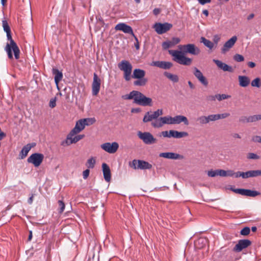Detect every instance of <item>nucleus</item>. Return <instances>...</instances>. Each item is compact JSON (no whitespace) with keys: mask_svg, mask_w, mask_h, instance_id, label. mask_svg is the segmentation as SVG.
<instances>
[{"mask_svg":"<svg viewBox=\"0 0 261 261\" xmlns=\"http://www.w3.org/2000/svg\"><path fill=\"white\" fill-rule=\"evenodd\" d=\"M173 46L170 41L164 42L162 44V47L164 49H167Z\"/></svg>","mask_w":261,"mask_h":261,"instance_id":"nucleus-48","label":"nucleus"},{"mask_svg":"<svg viewBox=\"0 0 261 261\" xmlns=\"http://www.w3.org/2000/svg\"><path fill=\"white\" fill-rule=\"evenodd\" d=\"M233 59L237 62H242L244 58L242 55L237 54L233 56Z\"/></svg>","mask_w":261,"mask_h":261,"instance_id":"nucleus-47","label":"nucleus"},{"mask_svg":"<svg viewBox=\"0 0 261 261\" xmlns=\"http://www.w3.org/2000/svg\"><path fill=\"white\" fill-rule=\"evenodd\" d=\"M150 65L163 69H169L173 66V64L170 62L161 61H153Z\"/></svg>","mask_w":261,"mask_h":261,"instance_id":"nucleus-14","label":"nucleus"},{"mask_svg":"<svg viewBox=\"0 0 261 261\" xmlns=\"http://www.w3.org/2000/svg\"><path fill=\"white\" fill-rule=\"evenodd\" d=\"M239 85L241 87H246L248 86L250 83L249 78L245 75H239L238 76Z\"/></svg>","mask_w":261,"mask_h":261,"instance_id":"nucleus-25","label":"nucleus"},{"mask_svg":"<svg viewBox=\"0 0 261 261\" xmlns=\"http://www.w3.org/2000/svg\"><path fill=\"white\" fill-rule=\"evenodd\" d=\"M7 39L10 41V43H7L5 47V50L7 53L8 58L13 59V56L12 52L14 53V58L16 60L20 58V49L16 43L12 39L11 32L6 33Z\"/></svg>","mask_w":261,"mask_h":261,"instance_id":"nucleus-2","label":"nucleus"},{"mask_svg":"<svg viewBox=\"0 0 261 261\" xmlns=\"http://www.w3.org/2000/svg\"><path fill=\"white\" fill-rule=\"evenodd\" d=\"M123 99H130V93L122 96Z\"/></svg>","mask_w":261,"mask_h":261,"instance_id":"nucleus-63","label":"nucleus"},{"mask_svg":"<svg viewBox=\"0 0 261 261\" xmlns=\"http://www.w3.org/2000/svg\"><path fill=\"white\" fill-rule=\"evenodd\" d=\"M102 169L105 180L107 182L110 181L111 179V173L109 166L105 163L102 164Z\"/></svg>","mask_w":261,"mask_h":261,"instance_id":"nucleus-17","label":"nucleus"},{"mask_svg":"<svg viewBox=\"0 0 261 261\" xmlns=\"http://www.w3.org/2000/svg\"><path fill=\"white\" fill-rule=\"evenodd\" d=\"M36 145L35 143H32V144H28L24 146L22 148L19 155L20 156L21 159H24L28 154L29 151L31 150V149L34 147Z\"/></svg>","mask_w":261,"mask_h":261,"instance_id":"nucleus-20","label":"nucleus"},{"mask_svg":"<svg viewBox=\"0 0 261 261\" xmlns=\"http://www.w3.org/2000/svg\"><path fill=\"white\" fill-rule=\"evenodd\" d=\"M100 79L98 77L97 74L94 73L92 84V93L93 96H96L98 94L100 88Z\"/></svg>","mask_w":261,"mask_h":261,"instance_id":"nucleus-12","label":"nucleus"},{"mask_svg":"<svg viewBox=\"0 0 261 261\" xmlns=\"http://www.w3.org/2000/svg\"><path fill=\"white\" fill-rule=\"evenodd\" d=\"M181 122H184V123L186 125H189V121L186 116L177 115L173 117V124H179Z\"/></svg>","mask_w":261,"mask_h":261,"instance_id":"nucleus-22","label":"nucleus"},{"mask_svg":"<svg viewBox=\"0 0 261 261\" xmlns=\"http://www.w3.org/2000/svg\"><path fill=\"white\" fill-rule=\"evenodd\" d=\"M44 158V155L42 153H34L28 158L27 162L33 164L35 167H38L42 163Z\"/></svg>","mask_w":261,"mask_h":261,"instance_id":"nucleus-5","label":"nucleus"},{"mask_svg":"<svg viewBox=\"0 0 261 261\" xmlns=\"http://www.w3.org/2000/svg\"><path fill=\"white\" fill-rule=\"evenodd\" d=\"M162 135L164 137L171 138L170 130L169 132L163 131L162 132Z\"/></svg>","mask_w":261,"mask_h":261,"instance_id":"nucleus-56","label":"nucleus"},{"mask_svg":"<svg viewBox=\"0 0 261 261\" xmlns=\"http://www.w3.org/2000/svg\"><path fill=\"white\" fill-rule=\"evenodd\" d=\"M89 174H90L89 169H87L84 170L83 172V178L85 179H86L88 177Z\"/></svg>","mask_w":261,"mask_h":261,"instance_id":"nucleus-53","label":"nucleus"},{"mask_svg":"<svg viewBox=\"0 0 261 261\" xmlns=\"http://www.w3.org/2000/svg\"><path fill=\"white\" fill-rule=\"evenodd\" d=\"M119 69L124 72V77L126 81L130 80V64L128 61L122 60L118 64Z\"/></svg>","mask_w":261,"mask_h":261,"instance_id":"nucleus-4","label":"nucleus"},{"mask_svg":"<svg viewBox=\"0 0 261 261\" xmlns=\"http://www.w3.org/2000/svg\"><path fill=\"white\" fill-rule=\"evenodd\" d=\"M165 124H173V117L171 116L161 117L155 121H152L151 122V125L154 128L161 127Z\"/></svg>","mask_w":261,"mask_h":261,"instance_id":"nucleus-6","label":"nucleus"},{"mask_svg":"<svg viewBox=\"0 0 261 261\" xmlns=\"http://www.w3.org/2000/svg\"><path fill=\"white\" fill-rule=\"evenodd\" d=\"M260 79L259 77H256L251 82V86L252 87H256L259 88L260 87Z\"/></svg>","mask_w":261,"mask_h":261,"instance_id":"nucleus-41","label":"nucleus"},{"mask_svg":"<svg viewBox=\"0 0 261 261\" xmlns=\"http://www.w3.org/2000/svg\"><path fill=\"white\" fill-rule=\"evenodd\" d=\"M56 101H57V98L54 97L51 98L49 102V106L51 108H54L56 106Z\"/></svg>","mask_w":261,"mask_h":261,"instance_id":"nucleus-49","label":"nucleus"},{"mask_svg":"<svg viewBox=\"0 0 261 261\" xmlns=\"http://www.w3.org/2000/svg\"><path fill=\"white\" fill-rule=\"evenodd\" d=\"M230 115L229 113H225L223 114H213L214 120L216 121L220 119H224Z\"/></svg>","mask_w":261,"mask_h":261,"instance_id":"nucleus-37","label":"nucleus"},{"mask_svg":"<svg viewBox=\"0 0 261 261\" xmlns=\"http://www.w3.org/2000/svg\"><path fill=\"white\" fill-rule=\"evenodd\" d=\"M143 94L140 92L137 91H132V99H133L134 102L138 104L139 102L140 99L143 96Z\"/></svg>","mask_w":261,"mask_h":261,"instance_id":"nucleus-30","label":"nucleus"},{"mask_svg":"<svg viewBox=\"0 0 261 261\" xmlns=\"http://www.w3.org/2000/svg\"><path fill=\"white\" fill-rule=\"evenodd\" d=\"M136 79L137 80L134 81L133 82V84L134 86H144L147 82V79L145 77Z\"/></svg>","mask_w":261,"mask_h":261,"instance_id":"nucleus-33","label":"nucleus"},{"mask_svg":"<svg viewBox=\"0 0 261 261\" xmlns=\"http://www.w3.org/2000/svg\"><path fill=\"white\" fill-rule=\"evenodd\" d=\"M100 147L103 150L109 153H114L118 150L119 144L116 142L112 143L107 142L101 144Z\"/></svg>","mask_w":261,"mask_h":261,"instance_id":"nucleus-11","label":"nucleus"},{"mask_svg":"<svg viewBox=\"0 0 261 261\" xmlns=\"http://www.w3.org/2000/svg\"><path fill=\"white\" fill-rule=\"evenodd\" d=\"M94 120L92 118L82 119L78 120L74 127L70 131L72 133L76 135L83 130L86 125H89L94 122Z\"/></svg>","mask_w":261,"mask_h":261,"instance_id":"nucleus-3","label":"nucleus"},{"mask_svg":"<svg viewBox=\"0 0 261 261\" xmlns=\"http://www.w3.org/2000/svg\"><path fill=\"white\" fill-rule=\"evenodd\" d=\"M197 121L199 122V124L203 125L205 124L209 123L210 121H213L214 118L213 114L207 116H201L197 118Z\"/></svg>","mask_w":261,"mask_h":261,"instance_id":"nucleus-21","label":"nucleus"},{"mask_svg":"<svg viewBox=\"0 0 261 261\" xmlns=\"http://www.w3.org/2000/svg\"><path fill=\"white\" fill-rule=\"evenodd\" d=\"M237 40V37L236 36H234L231 37L230 39L227 41L224 44L222 48L221 51L224 54L226 51H228L235 44Z\"/></svg>","mask_w":261,"mask_h":261,"instance_id":"nucleus-16","label":"nucleus"},{"mask_svg":"<svg viewBox=\"0 0 261 261\" xmlns=\"http://www.w3.org/2000/svg\"><path fill=\"white\" fill-rule=\"evenodd\" d=\"M160 12L161 10L159 8H155L153 11V14L155 15H158L160 13Z\"/></svg>","mask_w":261,"mask_h":261,"instance_id":"nucleus-64","label":"nucleus"},{"mask_svg":"<svg viewBox=\"0 0 261 261\" xmlns=\"http://www.w3.org/2000/svg\"><path fill=\"white\" fill-rule=\"evenodd\" d=\"M231 96L229 95H227L225 94H217L215 96H212V99L214 100L215 97L217 98V99L219 101L222 100L223 99H226L230 98Z\"/></svg>","mask_w":261,"mask_h":261,"instance_id":"nucleus-39","label":"nucleus"},{"mask_svg":"<svg viewBox=\"0 0 261 261\" xmlns=\"http://www.w3.org/2000/svg\"><path fill=\"white\" fill-rule=\"evenodd\" d=\"M164 75L174 83H177L179 81L178 76L176 74H173L171 73L165 71L164 73Z\"/></svg>","mask_w":261,"mask_h":261,"instance_id":"nucleus-32","label":"nucleus"},{"mask_svg":"<svg viewBox=\"0 0 261 261\" xmlns=\"http://www.w3.org/2000/svg\"><path fill=\"white\" fill-rule=\"evenodd\" d=\"M234 175V171L232 170H228L226 171V176L233 177Z\"/></svg>","mask_w":261,"mask_h":261,"instance_id":"nucleus-57","label":"nucleus"},{"mask_svg":"<svg viewBox=\"0 0 261 261\" xmlns=\"http://www.w3.org/2000/svg\"><path fill=\"white\" fill-rule=\"evenodd\" d=\"M132 167L136 169H150L152 165L147 162L143 160H134L132 162Z\"/></svg>","mask_w":261,"mask_h":261,"instance_id":"nucleus-10","label":"nucleus"},{"mask_svg":"<svg viewBox=\"0 0 261 261\" xmlns=\"http://www.w3.org/2000/svg\"><path fill=\"white\" fill-rule=\"evenodd\" d=\"M58 204H59V206L58 212L60 214H61L64 211L65 204L62 200H59Z\"/></svg>","mask_w":261,"mask_h":261,"instance_id":"nucleus-45","label":"nucleus"},{"mask_svg":"<svg viewBox=\"0 0 261 261\" xmlns=\"http://www.w3.org/2000/svg\"><path fill=\"white\" fill-rule=\"evenodd\" d=\"M179 50H169V53L173 57V60L176 63L185 66H190L192 62V59L185 56L189 54L192 55H198L200 50L194 44L179 45L178 46Z\"/></svg>","mask_w":261,"mask_h":261,"instance_id":"nucleus-1","label":"nucleus"},{"mask_svg":"<svg viewBox=\"0 0 261 261\" xmlns=\"http://www.w3.org/2000/svg\"><path fill=\"white\" fill-rule=\"evenodd\" d=\"M250 232V229L249 227H245L240 231V234L242 236H247Z\"/></svg>","mask_w":261,"mask_h":261,"instance_id":"nucleus-44","label":"nucleus"},{"mask_svg":"<svg viewBox=\"0 0 261 261\" xmlns=\"http://www.w3.org/2000/svg\"><path fill=\"white\" fill-rule=\"evenodd\" d=\"M252 141L254 142L261 143V137L260 136H255L253 137Z\"/></svg>","mask_w":261,"mask_h":261,"instance_id":"nucleus-58","label":"nucleus"},{"mask_svg":"<svg viewBox=\"0 0 261 261\" xmlns=\"http://www.w3.org/2000/svg\"><path fill=\"white\" fill-rule=\"evenodd\" d=\"M206 242L205 239L200 238L195 242V245L198 248H201L205 245Z\"/></svg>","mask_w":261,"mask_h":261,"instance_id":"nucleus-36","label":"nucleus"},{"mask_svg":"<svg viewBox=\"0 0 261 261\" xmlns=\"http://www.w3.org/2000/svg\"><path fill=\"white\" fill-rule=\"evenodd\" d=\"M218 175L222 177H226V171L222 170V169H218Z\"/></svg>","mask_w":261,"mask_h":261,"instance_id":"nucleus-52","label":"nucleus"},{"mask_svg":"<svg viewBox=\"0 0 261 261\" xmlns=\"http://www.w3.org/2000/svg\"><path fill=\"white\" fill-rule=\"evenodd\" d=\"M170 41L171 42L172 45L174 46L180 42V39L177 37H174Z\"/></svg>","mask_w":261,"mask_h":261,"instance_id":"nucleus-55","label":"nucleus"},{"mask_svg":"<svg viewBox=\"0 0 261 261\" xmlns=\"http://www.w3.org/2000/svg\"><path fill=\"white\" fill-rule=\"evenodd\" d=\"M132 37H134L135 42H134V46L136 50H139L140 48V44L138 38L136 37L133 33V30L132 29Z\"/></svg>","mask_w":261,"mask_h":261,"instance_id":"nucleus-46","label":"nucleus"},{"mask_svg":"<svg viewBox=\"0 0 261 261\" xmlns=\"http://www.w3.org/2000/svg\"><path fill=\"white\" fill-rule=\"evenodd\" d=\"M159 156L172 160H182L184 158V156L182 155L170 152L160 153Z\"/></svg>","mask_w":261,"mask_h":261,"instance_id":"nucleus-15","label":"nucleus"},{"mask_svg":"<svg viewBox=\"0 0 261 261\" xmlns=\"http://www.w3.org/2000/svg\"><path fill=\"white\" fill-rule=\"evenodd\" d=\"M248 122H255V116L254 115L253 116H250L249 117H248Z\"/></svg>","mask_w":261,"mask_h":261,"instance_id":"nucleus-61","label":"nucleus"},{"mask_svg":"<svg viewBox=\"0 0 261 261\" xmlns=\"http://www.w3.org/2000/svg\"><path fill=\"white\" fill-rule=\"evenodd\" d=\"M239 194L254 197L260 195V193L256 191H253L249 189H240Z\"/></svg>","mask_w":261,"mask_h":261,"instance_id":"nucleus-19","label":"nucleus"},{"mask_svg":"<svg viewBox=\"0 0 261 261\" xmlns=\"http://www.w3.org/2000/svg\"><path fill=\"white\" fill-rule=\"evenodd\" d=\"M74 135H75L72 133L71 132H70V133L67 135L66 139L61 142V145L65 147L73 144L71 143V139L72 137H73Z\"/></svg>","mask_w":261,"mask_h":261,"instance_id":"nucleus-29","label":"nucleus"},{"mask_svg":"<svg viewBox=\"0 0 261 261\" xmlns=\"http://www.w3.org/2000/svg\"><path fill=\"white\" fill-rule=\"evenodd\" d=\"M172 27V24L169 23L165 22L161 23L160 22L155 23L153 28L158 34H163L170 30Z\"/></svg>","mask_w":261,"mask_h":261,"instance_id":"nucleus-8","label":"nucleus"},{"mask_svg":"<svg viewBox=\"0 0 261 261\" xmlns=\"http://www.w3.org/2000/svg\"><path fill=\"white\" fill-rule=\"evenodd\" d=\"M207 175L210 177H215L218 175V169L215 170H211L208 171Z\"/></svg>","mask_w":261,"mask_h":261,"instance_id":"nucleus-50","label":"nucleus"},{"mask_svg":"<svg viewBox=\"0 0 261 261\" xmlns=\"http://www.w3.org/2000/svg\"><path fill=\"white\" fill-rule=\"evenodd\" d=\"M2 22H3V29H4V30L5 31V32H6V33L10 32L11 29H10V28L7 20H3Z\"/></svg>","mask_w":261,"mask_h":261,"instance_id":"nucleus-43","label":"nucleus"},{"mask_svg":"<svg viewBox=\"0 0 261 261\" xmlns=\"http://www.w3.org/2000/svg\"><path fill=\"white\" fill-rule=\"evenodd\" d=\"M52 73L55 76V82L58 85L63 78V73L61 71L55 68H53Z\"/></svg>","mask_w":261,"mask_h":261,"instance_id":"nucleus-23","label":"nucleus"},{"mask_svg":"<svg viewBox=\"0 0 261 261\" xmlns=\"http://www.w3.org/2000/svg\"><path fill=\"white\" fill-rule=\"evenodd\" d=\"M246 178L261 176V170H249L246 172Z\"/></svg>","mask_w":261,"mask_h":261,"instance_id":"nucleus-31","label":"nucleus"},{"mask_svg":"<svg viewBox=\"0 0 261 261\" xmlns=\"http://www.w3.org/2000/svg\"><path fill=\"white\" fill-rule=\"evenodd\" d=\"M163 114V113L162 109H158L156 111L152 112V115L154 118V120L153 121H155L156 120H158L159 118V117L162 115Z\"/></svg>","mask_w":261,"mask_h":261,"instance_id":"nucleus-40","label":"nucleus"},{"mask_svg":"<svg viewBox=\"0 0 261 261\" xmlns=\"http://www.w3.org/2000/svg\"><path fill=\"white\" fill-rule=\"evenodd\" d=\"M199 3L201 5H204L206 3L211 2V0H198Z\"/></svg>","mask_w":261,"mask_h":261,"instance_id":"nucleus-62","label":"nucleus"},{"mask_svg":"<svg viewBox=\"0 0 261 261\" xmlns=\"http://www.w3.org/2000/svg\"><path fill=\"white\" fill-rule=\"evenodd\" d=\"M72 141L71 143H76L78 141H80V139H79L77 136H74L73 137H72Z\"/></svg>","mask_w":261,"mask_h":261,"instance_id":"nucleus-60","label":"nucleus"},{"mask_svg":"<svg viewBox=\"0 0 261 261\" xmlns=\"http://www.w3.org/2000/svg\"><path fill=\"white\" fill-rule=\"evenodd\" d=\"M193 74L198 79V80L204 86L208 85V81L206 78L203 75L201 71L197 67L193 68Z\"/></svg>","mask_w":261,"mask_h":261,"instance_id":"nucleus-13","label":"nucleus"},{"mask_svg":"<svg viewBox=\"0 0 261 261\" xmlns=\"http://www.w3.org/2000/svg\"><path fill=\"white\" fill-rule=\"evenodd\" d=\"M96 161L94 158L91 157V158L89 159L86 163V166L88 168H93L94 167Z\"/></svg>","mask_w":261,"mask_h":261,"instance_id":"nucleus-38","label":"nucleus"},{"mask_svg":"<svg viewBox=\"0 0 261 261\" xmlns=\"http://www.w3.org/2000/svg\"><path fill=\"white\" fill-rule=\"evenodd\" d=\"M171 137L174 138H181L188 136V133L186 132H178L174 130H170Z\"/></svg>","mask_w":261,"mask_h":261,"instance_id":"nucleus-26","label":"nucleus"},{"mask_svg":"<svg viewBox=\"0 0 261 261\" xmlns=\"http://www.w3.org/2000/svg\"><path fill=\"white\" fill-rule=\"evenodd\" d=\"M213 61L219 68L222 69L223 71H228L230 72H233V69L231 66H229L218 60H214Z\"/></svg>","mask_w":261,"mask_h":261,"instance_id":"nucleus-18","label":"nucleus"},{"mask_svg":"<svg viewBox=\"0 0 261 261\" xmlns=\"http://www.w3.org/2000/svg\"><path fill=\"white\" fill-rule=\"evenodd\" d=\"M220 40V37L218 35H215L213 37V41L214 44H216V46H217L218 43L219 42Z\"/></svg>","mask_w":261,"mask_h":261,"instance_id":"nucleus-54","label":"nucleus"},{"mask_svg":"<svg viewBox=\"0 0 261 261\" xmlns=\"http://www.w3.org/2000/svg\"><path fill=\"white\" fill-rule=\"evenodd\" d=\"M247 158L249 159H258L259 156L254 153H249L247 155Z\"/></svg>","mask_w":261,"mask_h":261,"instance_id":"nucleus-51","label":"nucleus"},{"mask_svg":"<svg viewBox=\"0 0 261 261\" xmlns=\"http://www.w3.org/2000/svg\"><path fill=\"white\" fill-rule=\"evenodd\" d=\"M139 138L146 144H152L156 143V139L149 132L142 133L139 131L138 133Z\"/></svg>","mask_w":261,"mask_h":261,"instance_id":"nucleus-7","label":"nucleus"},{"mask_svg":"<svg viewBox=\"0 0 261 261\" xmlns=\"http://www.w3.org/2000/svg\"><path fill=\"white\" fill-rule=\"evenodd\" d=\"M239 121L242 123H248V117L246 116H242L240 118Z\"/></svg>","mask_w":261,"mask_h":261,"instance_id":"nucleus-59","label":"nucleus"},{"mask_svg":"<svg viewBox=\"0 0 261 261\" xmlns=\"http://www.w3.org/2000/svg\"><path fill=\"white\" fill-rule=\"evenodd\" d=\"M152 120H154V118L152 115V112H147L145 113L143 119V121L144 123L148 122L151 121Z\"/></svg>","mask_w":261,"mask_h":261,"instance_id":"nucleus-35","label":"nucleus"},{"mask_svg":"<svg viewBox=\"0 0 261 261\" xmlns=\"http://www.w3.org/2000/svg\"><path fill=\"white\" fill-rule=\"evenodd\" d=\"M240 177H241L242 178H243L244 179H246V172H241V171H238L236 172H234V175L233 176V177L238 178Z\"/></svg>","mask_w":261,"mask_h":261,"instance_id":"nucleus-42","label":"nucleus"},{"mask_svg":"<svg viewBox=\"0 0 261 261\" xmlns=\"http://www.w3.org/2000/svg\"><path fill=\"white\" fill-rule=\"evenodd\" d=\"M252 244L251 241L248 239H243L238 241V243L233 248V251L236 252H240L243 249L247 248Z\"/></svg>","mask_w":261,"mask_h":261,"instance_id":"nucleus-9","label":"nucleus"},{"mask_svg":"<svg viewBox=\"0 0 261 261\" xmlns=\"http://www.w3.org/2000/svg\"><path fill=\"white\" fill-rule=\"evenodd\" d=\"M145 75V71L140 69H135L134 70L132 77L134 79H141L144 77Z\"/></svg>","mask_w":261,"mask_h":261,"instance_id":"nucleus-28","label":"nucleus"},{"mask_svg":"<svg viewBox=\"0 0 261 261\" xmlns=\"http://www.w3.org/2000/svg\"><path fill=\"white\" fill-rule=\"evenodd\" d=\"M139 105L142 106H152V99L149 97H146L144 95L140 99Z\"/></svg>","mask_w":261,"mask_h":261,"instance_id":"nucleus-27","label":"nucleus"},{"mask_svg":"<svg viewBox=\"0 0 261 261\" xmlns=\"http://www.w3.org/2000/svg\"><path fill=\"white\" fill-rule=\"evenodd\" d=\"M201 42H202L205 46H206L210 49H212L214 46V44L213 42H211L210 40L206 39L203 37L201 38Z\"/></svg>","mask_w":261,"mask_h":261,"instance_id":"nucleus-34","label":"nucleus"},{"mask_svg":"<svg viewBox=\"0 0 261 261\" xmlns=\"http://www.w3.org/2000/svg\"><path fill=\"white\" fill-rule=\"evenodd\" d=\"M116 30L122 31L125 33H130V26L123 23L117 24L115 27Z\"/></svg>","mask_w":261,"mask_h":261,"instance_id":"nucleus-24","label":"nucleus"}]
</instances>
